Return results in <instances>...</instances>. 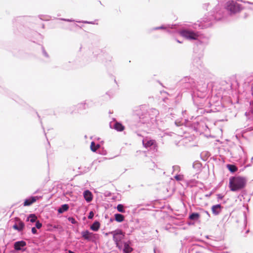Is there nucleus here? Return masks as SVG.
<instances>
[{"instance_id":"1","label":"nucleus","mask_w":253,"mask_h":253,"mask_svg":"<svg viewBox=\"0 0 253 253\" xmlns=\"http://www.w3.org/2000/svg\"><path fill=\"white\" fill-rule=\"evenodd\" d=\"M246 178L242 176H233L229 178V187L232 191H239L246 185Z\"/></svg>"},{"instance_id":"2","label":"nucleus","mask_w":253,"mask_h":253,"mask_svg":"<svg viewBox=\"0 0 253 253\" xmlns=\"http://www.w3.org/2000/svg\"><path fill=\"white\" fill-rule=\"evenodd\" d=\"M225 9L230 12V14H235L241 10V4L234 0H229L225 4Z\"/></svg>"},{"instance_id":"3","label":"nucleus","mask_w":253,"mask_h":253,"mask_svg":"<svg viewBox=\"0 0 253 253\" xmlns=\"http://www.w3.org/2000/svg\"><path fill=\"white\" fill-rule=\"evenodd\" d=\"M111 233L113 234V239L115 243L121 242L125 237V234L121 230L113 231Z\"/></svg>"},{"instance_id":"4","label":"nucleus","mask_w":253,"mask_h":253,"mask_svg":"<svg viewBox=\"0 0 253 253\" xmlns=\"http://www.w3.org/2000/svg\"><path fill=\"white\" fill-rule=\"evenodd\" d=\"M181 35L183 37L190 40H196L198 37V35L197 33L186 30L182 31Z\"/></svg>"},{"instance_id":"5","label":"nucleus","mask_w":253,"mask_h":253,"mask_svg":"<svg viewBox=\"0 0 253 253\" xmlns=\"http://www.w3.org/2000/svg\"><path fill=\"white\" fill-rule=\"evenodd\" d=\"M81 234L83 238L87 240H91L94 236L93 233L89 232L88 230L82 231Z\"/></svg>"},{"instance_id":"6","label":"nucleus","mask_w":253,"mask_h":253,"mask_svg":"<svg viewBox=\"0 0 253 253\" xmlns=\"http://www.w3.org/2000/svg\"><path fill=\"white\" fill-rule=\"evenodd\" d=\"M39 198L37 196L36 197H32L29 199L25 200L24 203V206H29L31 205L33 203H35L37 200H38Z\"/></svg>"},{"instance_id":"7","label":"nucleus","mask_w":253,"mask_h":253,"mask_svg":"<svg viewBox=\"0 0 253 253\" xmlns=\"http://www.w3.org/2000/svg\"><path fill=\"white\" fill-rule=\"evenodd\" d=\"M26 245V243L24 241L16 242L14 244V248L16 251H20L22 247Z\"/></svg>"},{"instance_id":"8","label":"nucleus","mask_w":253,"mask_h":253,"mask_svg":"<svg viewBox=\"0 0 253 253\" xmlns=\"http://www.w3.org/2000/svg\"><path fill=\"white\" fill-rule=\"evenodd\" d=\"M221 209L222 207L219 204L214 205L211 207L212 212L214 215H218L221 212Z\"/></svg>"},{"instance_id":"9","label":"nucleus","mask_w":253,"mask_h":253,"mask_svg":"<svg viewBox=\"0 0 253 253\" xmlns=\"http://www.w3.org/2000/svg\"><path fill=\"white\" fill-rule=\"evenodd\" d=\"M16 220L19 221L18 225H17L16 224H14L13 226V228L15 229V230H18L19 231H21L23 230V229L24 228V226H25V224L19 218H17Z\"/></svg>"},{"instance_id":"10","label":"nucleus","mask_w":253,"mask_h":253,"mask_svg":"<svg viewBox=\"0 0 253 253\" xmlns=\"http://www.w3.org/2000/svg\"><path fill=\"white\" fill-rule=\"evenodd\" d=\"M84 197L87 202H90L92 200V194L89 190H86L84 192Z\"/></svg>"},{"instance_id":"11","label":"nucleus","mask_w":253,"mask_h":253,"mask_svg":"<svg viewBox=\"0 0 253 253\" xmlns=\"http://www.w3.org/2000/svg\"><path fill=\"white\" fill-rule=\"evenodd\" d=\"M143 145L145 148L149 147L153 145H154L156 143L154 140H143Z\"/></svg>"},{"instance_id":"12","label":"nucleus","mask_w":253,"mask_h":253,"mask_svg":"<svg viewBox=\"0 0 253 253\" xmlns=\"http://www.w3.org/2000/svg\"><path fill=\"white\" fill-rule=\"evenodd\" d=\"M132 251L133 249L129 246V243L126 242L124 243V249H123L124 253H130Z\"/></svg>"},{"instance_id":"13","label":"nucleus","mask_w":253,"mask_h":253,"mask_svg":"<svg viewBox=\"0 0 253 253\" xmlns=\"http://www.w3.org/2000/svg\"><path fill=\"white\" fill-rule=\"evenodd\" d=\"M100 226V224L98 221H95L91 226L90 229L94 231L98 230Z\"/></svg>"},{"instance_id":"14","label":"nucleus","mask_w":253,"mask_h":253,"mask_svg":"<svg viewBox=\"0 0 253 253\" xmlns=\"http://www.w3.org/2000/svg\"><path fill=\"white\" fill-rule=\"evenodd\" d=\"M114 128L118 131H123L125 129V126L121 123L117 122L114 125Z\"/></svg>"},{"instance_id":"15","label":"nucleus","mask_w":253,"mask_h":253,"mask_svg":"<svg viewBox=\"0 0 253 253\" xmlns=\"http://www.w3.org/2000/svg\"><path fill=\"white\" fill-rule=\"evenodd\" d=\"M69 206L67 204H64L61 206V207L58 210V212L60 213H63L64 211H68L69 209Z\"/></svg>"},{"instance_id":"16","label":"nucleus","mask_w":253,"mask_h":253,"mask_svg":"<svg viewBox=\"0 0 253 253\" xmlns=\"http://www.w3.org/2000/svg\"><path fill=\"white\" fill-rule=\"evenodd\" d=\"M200 217V215L198 213L194 212L191 214L189 216V218L193 220H197Z\"/></svg>"},{"instance_id":"17","label":"nucleus","mask_w":253,"mask_h":253,"mask_svg":"<svg viewBox=\"0 0 253 253\" xmlns=\"http://www.w3.org/2000/svg\"><path fill=\"white\" fill-rule=\"evenodd\" d=\"M115 220L119 222L124 220V216L121 214L117 213L115 214Z\"/></svg>"},{"instance_id":"18","label":"nucleus","mask_w":253,"mask_h":253,"mask_svg":"<svg viewBox=\"0 0 253 253\" xmlns=\"http://www.w3.org/2000/svg\"><path fill=\"white\" fill-rule=\"evenodd\" d=\"M99 144H96L94 142L92 141L90 144V149L93 152H95L99 147Z\"/></svg>"},{"instance_id":"19","label":"nucleus","mask_w":253,"mask_h":253,"mask_svg":"<svg viewBox=\"0 0 253 253\" xmlns=\"http://www.w3.org/2000/svg\"><path fill=\"white\" fill-rule=\"evenodd\" d=\"M227 167L228 169L231 172H235L238 170L237 167L235 166V165H228Z\"/></svg>"},{"instance_id":"20","label":"nucleus","mask_w":253,"mask_h":253,"mask_svg":"<svg viewBox=\"0 0 253 253\" xmlns=\"http://www.w3.org/2000/svg\"><path fill=\"white\" fill-rule=\"evenodd\" d=\"M88 106L85 103H82L78 105V109L82 111L85 110L87 108Z\"/></svg>"},{"instance_id":"21","label":"nucleus","mask_w":253,"mask_h":253,"mask_svg":"<svg viewBox=\"0 0 253 253\" xmlns=\"http://www.w3.org/2000/svg\"><path fill=\"white\" fill-rule=\"evenodd\" d=\"M37 217L34 214H31L28 217V220H29L31 222H34L36 221Z\"/></svg>"},{"instance_id":"22","label":"nucleus","mask_w":253,"mask_h":253,"mask_svg":"<svg viewBox=\"0 0 253 253\" xmlns=\"http://www.w3.org/2000/svg\"><path fill=\"white\" fill-rule=\"evenodd\" d=\"M117 209L119 212H124V206L122 204H119L117 206Z\"/></svg>"},{"instance_id":"23","label":"nucleus","mask_w":253,"mask_h":253,"mask_svg":"<svg viewBox=\"0 0 253 253\" xmlns=\"http://www.w3.org/2000/svg\"><path fill=\"white\" fill-rule=\"evenodd\" d=\"M175 179L177 181L182 180L183 176L182 175H176L174 176Z\"/></svg>"},{"instance_id":"24","label":"nucleus","mask_w":253,"mask_h":253,"mask_svg":"<svg viewBox=\"0 0 253 253\" xmlns=\"http://www.w3.org/2000/svg\"><path fill=\"white\" fill-rule=\"evenodd\" d=\"M68 219L69 221H71L72 224H76L77 223L75 219L73 217H70L68 218Z\"/></svg>"},{"instance_id":"25","label":"nucleus","mask_w":253,"mask_h":253,"mask_svg":"<svg viewBox=\"0 0 253 253\" xmlns=\"http://www.w3.org/2000/svg\"><path fill=\"white\" fill-rule=\"evenodd\" d=\"M42 226V224L39 221H37L36 223V227L38 229H40Z\"/></svg>"},{"instance_id":"26","label":"nucleus","mask_w":253,"mask_h":253,"mask_svg":"<svg viewBox=\"0 0 253 253\" xmlns=\"http://www.w3.org/2000/svg\"><path fill=\"white\" fill-rule=\"evenodd\" d=\"M93 216H94V213H93V212L92 211H91L89 213V215H88V218L89 219H92L93 217Z\"/></svg>"},{"instance_id":"27","label":"nucleus","mask_w":253,"mask_h":253,"mask_svg":"<svg viewBox=\"0 0 253 253\" xmlns=\"http://www.w3.org/2000/svg\"><path fill=\"white\" fill-rule=\"evenodd\" d=\"M216 196L218 200H222L224 197V195H222V194H217Z\"/></svg>"},{"instance_id":"28","label":"nucleus","mask_w":253,"mask_h":253,"mask_svg":"<svg viewBox=\"0 0 253 253\" xmlns=\"http://www.w3.org/2000/svg\"><path fill=\"white\" fill-rule=\"evenodd\" d=\"M116 247L119 249H122V245H121V242H119V243H116Z\"/></svg>"},{"instance_id":"29","label":"nucleus","mask_w":253,"mask_h":253,"mask_svg":"<svg viewBox=\"0 0 253 253\" xmlns=\"http://www.w3.org/2000/svg\"><path fill=\"white\" fill-rule=\"evenodd\" d=\"M37 229H36V228H35V227H33V228H32V232L33 234H36V233H37Z\"/></svg>"},{"instance_id":"30","label":"nucleus","mask_w":253,"mask_h":253,"mask_svg":"<svg viewBox=\"0 0 253 253\" xmlns=\"http://www.w3.org/2000/svg\"><path fill=\"white\" fill-rule=\"evenodd\" d=\"M69 253H75L74 252L71 251H69L68 252Z\"/></svg>"},{"instance_id":"31","label":"nucleus","mask_w":253,"mask_h":253,"mask_svg":"<svg viewBox=\"0 0 253 253\" xmlns=\"http://www.w3.org/2000/svg\"><path fill=\"white\" fill-rule=\"evenodd\" d=\"M252 104L253 105V100Z\"/></svg>"}]
</instances>
